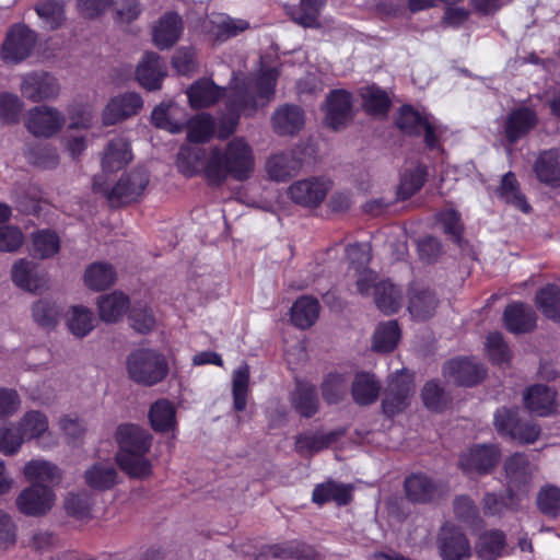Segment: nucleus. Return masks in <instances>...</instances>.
I'll return each instance as SVG.
<instances>
[{"label": "nucleus", "instance_id": "1", "mask_svg": "<svg viewBox=\"0 0 560 560\" xmlns=\"http://www.w3.org/2000/svg\"><path fill=\"white\" fill-rule=\"evenodd\" d=\"M254 155L243 138H234L222 151L213 148L205 164V173L211 184L220 185L229 176L236 180L247 179L254 171Z\"/></svg>", "mask_w": 560, "mask_h": 560}, {"label": "nucleus", "instance_id": "2", "mask_svg": "<svg viewBox=\"0 0 560 560\" xmlns=\"http://www.w3.org/2000/svg\"><path fill=\"white\" fill-rule=\"evenodd\" d=\"M119 445L116 462L119 468L131 478L145 479L152 474L147 453L151 448L152 436L137 424H120L115 434Z\"/></svg>", "mask_w": 560, "mask_h": 560}, {"label": "nucleus", "instance_id": "3", "mask_svg": "<svg viewBox=\"0 0 560 560\" xmlns=\"http://www.w3.org/2000/svg\"><path fill=\"white\" fill-rule=\"evenodd\" d=\"M277 78V70L268 69L255 80L234 84L229 95V117L219 127V138L225 139L234 132L241 113L256 108L255 93L260 97L273 95Z\"/></svg>", "mask_w": 560, "mask_h": 560}, {"label": "nucleus", "instance_id": "4", "mask_svg": "<svg viewBox=\"0 0 560 560\" xmlns=\"http://www.w3.org/2000/svg\"><path fill=\"white\" fill-rule=\"evenodd\" d=\"M128 376L135 383L153 386L162 382L168 373L165 357L152 349H138L127 357Z\"/></svg>", "mask_w": 560, "mask_h": 560}, {"label": "nucleus", "instance_id": "5", "mask_svg": "<svg viewBox=\"0 0 560 560\" xmlns=\"http://www.w3.org/2000/svg\"><path fill=\"white\" fill-rule=\"evenodd\" d=\"M493 425L498 433L521 444H533L540 435V427L522 417L518 407L502 406L493 415Z\"/></svg>", "mask_w": 560, "mask_h": 560}, {"label": "nucleus", "instance_id": "6", "mask_svg": "<svg viewBox=\"0 0 560 560\" xmlns=\"http://www.w3.org/2000/svg\"><path fill=\"white\" fill-rule=\"evenodd\" d=\"M397 127L410 136L423 135L425 147L429 150L440 148V137L444 130L438 126L429 115L421 114L410 105H404L396 120Z\"/></svg>", "mask_w": 560, "mask_h": 560}, {"label": "nucleus", "instance_id": "7", "mask_svg": "<svg viewBox=\"0 0 560 560\" xmlns=\"http://www.w3.org/2000/svg\"><path fill=\"white\" fill-rule=\"evenodd\" d=\"M149 184V174L144 168H135L130 173L122 175L116 185L107 190L95 177L93 180V189L103 192L113 207L136 200Z\"/></svg>", "mask_w": 560, "mask_h": 560}, {"label": "nucleus", "instance_id": "8", "mask_svg": "<svg viewBox=\"0 0 560 560\" xmlns=\"http://www.w3.org/2000/svg\"><path fill=\"white\" fill-rule=\"evenodd\" d=\"M37 36L26 25L18 23L11 26L2 45V58L12 63L25 60L32 52Z\"/></svg>", "mask_w": 560, "mask_h": 560}, {"label": "nucleus", "instance_id": "9", "mask_svg": "<svg viewBox=\"0 0 560 560\" xmlns=\"http://www.w3.org/2000/svg\"><path fill=\"white\" fill-rule=\"evenodd\" d=\"M65 122V116L58 109L43 105L28 110L25 127L37 138H50L62 129Z\"/></svg>", "mask_w": 560, "mask_h": 560}, {"label": "nucleus", "instance_id": "10", "mask_svg": "<svg viewBox=\"0 0 560 560\" xmlns=\"http://www.w3.org/2000/svg\"><path fill=\"white\" fill-rule=\"evenodd\" d=\"M412 375L401 371L390 377L382 402L383 411L389 417L402 411L409 404L413 393Z\"/></svg>", "mask_w": 560, "mask_h": 560}, {"label": "nucleus", "instance_id": "11", "mask_svg": "<svg viewBox=\"0 0 560 560\" xmlns=\"http://www.w3.org/2000/svg\"><path fill=\"white\" fill-rule=\"evenodd\" d=\"M54 502L55 494L52 490L40 483H33L16 498L18 509L27 516L45 515L50 511Z\"/></svg>", "mask_w": 560, "mask_h": 560}, {"label": "nucleus", "instance_id": "12", "mask_svg": "<svg viewBox=\"0 0 560 560\" xmlns=\"http://www.w3.org/2000/svg\"><path fill=\"white\" fill-rule=\"evenodd\" d=\"M20 90L25 98L38 103L56 97L59 94V84L47 72H32L22 77Z\"/></svg>", "mask_w": 560, "mask_h": 560}, {"label": "nucleus", "instance_id": "13", "mask_svg": "<svg viewBox=\"0 0 560 560\" xmlns=\"http://www.w3.org/2000/svg\"><path fill=\"white\" fill-rule=\"evenodd\" d=\"M500 451L494 445H476L459 458V467L464 472L480 475L490 472L499 463Z\"/></svg>", "mask_w": 560, "mask_h": 560}, {"label": "nucleus", "instance_id": "14", "mask_svg": "<svg viewBox=\"0 0 560 560\" xmlns=\"http://www.w3.org/2000/svg\"><path fill=\"white\" fill-rule=\"evenodd\" d=\"M438 546L442 560H469L472 555L469 539L456 527L443 528Z\"/></svg>", "mask_w": 560, "mask_h": 560}, {"label": "nucleus", "instance_id": "15", "mask_svg": "<svg viewBox=\"0 0 560 560\" xmlns=\"http://www.w3.org/2000/svg\"><path fill=\"white\" fill-rule=\"evenodd\" d=\"M329 188L328 182L310 178L293 183L288 189V195L293 202L313 208L323 202Z\"/></svg>", "mask_w": 560, "mask_h": 560}, {"label": "nucleus", "instance_id": "16", "mask_svg": "<svg viewBox=\"0 0 560 560\" xmlns=\"http://www.w3.org/2000/svg\"><path fill=\"white\" fill-rule=\"evenodd\" d=\"M443 375L456 385L472 386L483 378L485 369L476 360L455 359L444 364Z\"/></svg>", "mask_w": 560, "mask_h": 560}, {"label": "nucleus", "instance_id": "17", "mask_svg": "<svg viewBox=\"0 0 560 560\" xmlns=\"http://www.w3.org/2000/svg\"><path fill=\"white\" fill-rule=\"evenodd\" d=\"M538 124L537 113L528 106L512 109L505 119L504 133L510 143L527 136Z\"/></svg>", "mask_w": 560, "mask_h": 560}, {"label": "nucleus", "instance_id": "18", "mask_svg": "<svg viewBox=\"0 0 560 560\" xmlns=\"http://www.w3.org/2000/svg\"><path fill=\"white\" fill-rule=\"evenodd\" d=\"M143 101L137 93L129 92L113 97L103 110V122L106 126L115 125L132 115L142 107Z\"/></svg>", "mask_w": 560, "mask_h": 560}, {"label": "nucleus", "instance_id": "19", "mask_svg": "<svg viewBox=\"0 0 560 560\" xmlns=\"http://www.w3.org/2000/svg\"><path fill=\"white\" fill-rule=\"evenodd\" d=\"M533 172L541 184L560 188V149L540 151L533 163Z\"/></svg>", "mask_w": 560, "mask_h": 560}, {"label": "nucleus", "instance_id": "20", "mask_svg": "<svg viewBox=\"0 0 560 560\" xmlns=\"http://www.w3.org/2000/svg\"><path fill=\"white\" fill-rule=\"evenodd\" d=\"M166 75V66L161 57L153 52H145L136 70V79L141 86L149 91L159 90Z\"/></svg>", "mask_w": 560, "mask_h": 560}, {"label": "nucleus", "instance_id": "21", "mask_svg": "<svg viewBox=\"0 0 560 560\" xmlns=\"http://www.w3.org/2000/svg\"><path fill=\"white\" fill-rule=\"evenodd\" d=\"M526 409L539 417H547L556 412V390L547 385L537 384L528 387L523 394Z\"/></svg>", "mask_w": 560, "mask_h": 560}, {"label": "nucleus", "instance_id": "22", "mask_svg": "<svg viewBox=\"0 0 560 560\" xmlns=\"http://www.w3.org/2000/svg\"><path fill=\"white\" fill-rule=\"evenodd\" d=\"M345 434V428H338L328 433H303L296 436L295 451L303 457L313 456L337 443Z\"/></svg>", "mask_w": 560, "mask_h": 560}, {"label": "nucleus", "instance_id": "23", "mask_svg": "<svg viewBox=\"0 0 560 560\" xmlns=\"http://www.w3.org/2000/svg\"><path fill=\"white\" fill-rule=\"evenodd\" d=\"M503 322L510 332L526 334L536 327L537 316L529 305L514 302L505 307Z\"/></svg>", "mask_w": 560, "mask_h": 560}, {"label": "nucleus", "instance_id": "24", "mask_svg": "<svg viewBox=\"0 0 560 560\" xmlns=\"http://www.w3.org/2000/svg\"><path fill=\"white\" fill-rule=\"evenodd\" d=\"M271 124L278 135L293 136L304 127V113L298 105L284 104L275 110Z\"/></svg>", "mask_w": 560, "mask_h": 560}, {"label": "nucleus", "instance_id": "25", "mask_svg": "<svg viewBox=\"0 0 560 560\" xmlns=\"http://www.w3.org/2000/svg\"><path fill=\"white\" fill-rule=\"evenodd\" d=\"M439 305L435 293L429 288L412 285L409 290L408 311L412 318L425 320L432 317Z\"/></svg>", "mask_w": 560, "mask_h": 560}, {"label": "nucleus", "instance_id": "26", "mask_svg": "<svg viewBox=\"0 0 560 560\" xmlns=\"http://www.w3.org/2000/svg\"><path fill=\"white\" fill-rule=\"evenodd\" d=\"M12 280L15 285L28 292L39 291L47 285L45 273L26 259H20L13 265Z\"/></svg>", "mask_w": 560, "mask_h": 560}, {"label": "nucleus", "instance_id": "27", "mask_svg": "<svg viewBox=\"0 0 560 560\" xmlns=\"http://www.w3.org/2000/svg\"><path fill=\"white\" fill-rule=\"evenodd\" d=\"M326 124L337 130L351 119V96L346 91H334L327 98Z\"/></svg>", "mask_w": 560, "mask_h": 560}, {"label": "nucleus", "instance_id": "28", "mask_svg": "<svg viewBox=\"0 0 560 560\" xmlns=\"http://www.w3.org/2000/svg\"><path fill=\"white\" fill-rule=\"evenodd\" d=\"M151 119L154 126L172 133L183 131L186 125L184 109L173 102L156 106L152 110Z\"/></svg>", "mask_w": 560, "mask_h": 560}, {"label": "nucleus", "instance_id": "29", "mask_svg": "<svg viewBox=\"0 0 560 560\" xmlns=\"http://www.w3.org/2000/svg\"><path fill=\"white\" fill-rule=\"evenodd\" d=\"M183 31L180 16L174 12L165 13L158 22L153 31V42L160 49L172 47L179 38Z\"/></svg>", "mask_w": 560, "mask_h": 560}, {"label": "nucleus", "instance_id": "30", "mask_svg": "<svg viewBox=\"0 0 560 560\" xmlns=\"http://www.w3.org/2000/svg\"><path fill=\"white\" fill-rule=\"evenodd\" d=\"M301 167L302 160L293 152L275 154L266 163L267 173L277 182H285L295 176Z\"/></svg>", "mask_w": 560, "mask_h": 560}, {"label": "nucleus", "instance_id": "31", "mask_svg": "<svg viewBox=\"0 0 560 560\" xmlns=\"http://www.w3.org/2000/svg\"><path fill=\"white\" fill-rule=\"evenodd\" d=\"M192 108H203L215 104L223 96V89L209 79H200L187 89Z\"/></svg>", "mask_w": 560, "mask_h": 560}, {"label": "nucleus", "instance_id": "32", "mask_svg": "<svg viewBox=\"0 0 560 560\" xmlns=\"http://www.w3.org/2000/svg\"><path fill=\"white\" fill-rule=\"evenodd\" d=\"M436 482L425 474H412L405 480L407 498L415 503H427L438 493Z\"/></svg>", "mask_w": 560, "mask_h": 560}, {"label": "nucleus", "instance_id": "33", "mask_svg": "<svg viewBox=\"0 0 560 560\" xmlns=\"http://www.w3.org/2000/svg\"><path fill=\"white\" fill-rule=\"evenodd\" d=\"M132 160L129 143L122 138H115L106 145L102 156L104 172H117Z\"/></svg>", "mask_w": 560, "mask_h": 560}, {"label": "nucleus", "instance_id": "34", "mask_svg": "<svg viewBox=\"0 0 560 560\" xmlns=\"http://www.w3.org/2000/svg\"><path fill=\"white\" fill-rule=\"evenodd\" d=\"M533 470V465L523 453H515L504 462L505 477L511 489L528 483L532 480Z\"/></svg>", "mask_w": 560, "mask_h": 560}, {"label": "nucleus", "instance_id": "35", "mask_svg": "<svg viewBox=\"0 0 560 560\" xmlns=\"http://www.w3.org/2000/svg\"><path fill=\"white\" fill-rule=\"evenodd\" d=\"M514 492L511 488L505 493L486 492L481 499L482 512L487 517L502 518L517 510Z\"/></svg>", "mask_w": 560, "mask_h": 560}, {"label": "nucleus", "instance_id": "36", "mask_svg": "<svg viewBox=\"0 0 560 560\" xmlns=\"http://www.w3.org/2000/svg\"><path fill=\"white\" fill-rule=\"evenodd\" d=\"M381 390L380 382L368 372L357 373L351 386L353 400L360 406H368L376 401Z\"/></svg>", "mask_w": 560, "mask_h": 560}, {"label": "nucleus", "instance_id": "37", "mask_svg": "<svg viewBox=\"0 0 560 560\" xmlns=\"http://www.w3.org/2000/svg\"><path fill=\"white\" fill-rule=\"evenodd\" d=\"M326 0H301L289 10L291 19L303 27H319V15Z\"/></svg>", "mask_w": 560, "mask_h": 560}, {"label": "nucleus", "instance_id": "38", "mask_svg": "<svg viewBox=\"0 0 560 560\" xmlns=\"http://www.w3.org/2000/svg\"><path fill=\"white\" fill-rule=\"evenodd\" d=\"M318 314V301L311 296H301L291 307V322L300 329H307L315 324Z\"/></svg>", "mask_w": 560, "mask_h": 560}, {"label": "nucleus", "instance_id": "39", "mask_svg": "<svg viewBox=\"0 0 560 560\" xmlns=\"http://www.w3.org/2000/svg\"><path fill=\"white\" fill-rule=\"evenodd\" d=\"M291 404L294 410L302 417H313L318 410V398L315 386L299 382L292 393Z\"/></svg>", "mask_w": 560, "mask_h": 560}, {"label": "nucleus", "instance_id": "40", "mask_svg": "<svg viewBox=\"0 0 560 560\" xmlns=\"http://www.w3.org/2000/svg\"><path fill=\"white\" fill-rule=\"evenodd\" d=\"M351 490L352 488L349 486L327 481L314 488L312 499L313 502L319 505L330 501L336 502L338 505H346L351 501Z\"/></svg>", "mask_w": 560, "mask_h": 560}, {"label": "nucleus", "instance_id": "41", "mask_svg": "<svg viewBox=\"0 0 560 560\" xmlns=\"http://www.w3.org/2000/svg\"><path fill=\"white\" fill-rule=\"evenodd\" d=\"M84 479L94 490H108L117 482V470L109 463H96L85 470Z\"/></svg>", "mask_w": 560, "mask_h": 560}, {"label": "nucleus", "instance_id": "42", "mask_svg": "<svg viewBox=\"0 0 560 560\" xmlns=\"http://www.w3.org/2000/svg\"><path fill=\"white\" fill-rule=\"evenodd\" d=\"M100 317L106 323L117 322L129 307V299L120 292L101 295L97 301Z\"/></svg>", "mask_w": 560, "mask_h": 560}, {"label": "nucleus", "instance_id": "43", "mask_svg": "<svg viewBox=\"0 0 560 560\" xmlns=\"http://www.w3.org/2000/svg\"><path fill=\"white\" fill-rule=\"evenodd\" d=\"M535 303L545 317L560 323V287L547 284L539 289L535 295Z\"/></svg>", "mask_w": 560, "mask_h": 560}, {"label": "nucleus", "instance_id": "44", "mask_svg": "<svg viewBox=\"0 0 560 560\" xmlns=\"http://www.w3.org/2000/svg\"><path fill=\"white\" fill-rule=\"evenodd\" d=\"M175 407L167 399L156 400L149 410L151 427L156 432H168L175 428Z\"/></svg>", "mask_w": 560, "mask_h": 560}, {"label": "nucleus", "instance_id": "45", "mask_svg": "<svg viewBox=\"0 0 560 560\" xmlns=\"http://www.w3.org/2000/svg\"><path fill=\"white\" fill-rule=\"evenodd\" d=\"M374 300L381 312L394 314L401 306V291L394 283L384 280L375 287Z\"/></svg>", "mask_w": 560, "mask_h": 560}, {"label": "nucleus", "instance_id": "46", "mask_svg": "<svg viewBox=\"0 0 560 560\" xmlns=\"http://www.w3.org/2000/svg\"><path fill=\"white\" fill-rule=\"evenodd\" d=\"M24 475L33 483L43 485L48 482L55 485L61 480L59 468L55 464L43 459L30 460L24 467Z\"/></svg>", "mask_w": 560, "mask_h": 560}, {"label": "nucleus", "instance_id": "47", "mask_svg": "<svg viewBox=\"0 0 560 560\" xmlns=\"http://www.w3.org/2000/svg\"><path fill=\"white\" fill-rule=\"evenodd\" d=\"M187 139L190 143L208 142L214 133L215 121L211 115L200 113L186 120Z\"/></svg>", "mask_w": 560, "mask_h": 560}, {"label": "nucleus", "instance_id": "48", "mask_svg": "<svg viewBox=\"0 0 560 560\" xmlns=\"http://www.w3.org/2000/svg\"><path fill=\"white\" fill-rule=\"evenodd\" d=\"M500 199L523 212H528L530 206L526 201L525 196L521 192L515 175L512 172L506 173L501 180V185L497 190Z\"/></svg>", "mask_w": 560, "mask_h": 560}, {"label": "nucleus", "instance_id": "49", "mask_svg": "<svg viewBox=\"0 0 560 560\" xmlns=\"http://www.w3.org/2000/svg\"><path fill=\"white\" fill-rule=\"evenodd\" d=\"M59 236L50 230H40L32 234L31 254L35 258L46 259L59 252Z\"/></svg>", "mask_w": 560, "mask_h": 560}, {"label": "nucleus", "instance_id": "50", "mask_svg": "<svg viewBox=\"0 0 560 560\" xmlns=\"http://www.w3.org/2000/svg\"><path fill=\"white\" fill-rule=\"evenodd\" d=\"M400 338V329L396 320L380 324L373 335V350L377 352H390L395 349Z\"/></svg>", "mask_w": 560, "mask_h": 560}, {"label": "nucleus", "instance_id": "51", "mask_svg": "<svg viewBox=\"0 0 560 560\" xmlns=\"http://www.w3.org/2000/svg\"><path fill=\"white\" fill-rule=\"evenodd\" d=\"M505 546V535L499 529H491L480 535L477 553L483 560H495Z\"/></svg>", "mask_w": 560, "mask_h": 560}, {"label": "nucleus", "instance_id": "52", "mask_svg": "<svg viewBox=\"0 0 560 560\" xmlns=\"http://www.w3.org/2000/svg\"><path fill=\"white\" fill-rule=\"evenodd\" d=\"M93 313L84 306H73L68 313L67 325L69 330L77 337L88 336L95 327Z\"/></svg>", "mask_w": 560, "mask_h": 560}, {"label": "nucleus", "instance_id": "53", "mask_svg": "<svg viewBox=\"0 0 560 560\" xmlns=\"http://www.w3.org/2000/svg\"><path fill=\"white\" fill-rule=\"evenodd\" d=\"M266 553L277 559L315 560L316 553L310 546L299 541H288L268 547Z\"/></svg>", "mask_w": 560, "mask_h": 560}, {"label": "nucleus", "instance_id": "54", "mask_svg": "<svg viewBox=\"0 0 560 560\" xmlns=\"http://www.w3.org/2000/svg\"><path fill=\"white\" fill-rule=\"evenodd\" d=\"M116 273L109 264L94 262L85 271L84 281L93 290H104L115 282Z\"/></svg>", "mask_w": 560, "mask_h": 560}, {"label": "nucleus", "instance_id": "55", "mask_svg": "<svg viewBox=\"0 0 560 560\" xmlns=\"http://www.w3.org/2000/svg\"><path fill=\"white\" fill-rule=\"evenodd\" d=\"M427 170L423 165L406 170L397 188L398 199L405 200L415 195L425 182Z\"/></svg>", "mask_w": 560, "mask_h": 560}, {"label": "nucleus", "instance_id": "56", "mask_svg": "<svg viewBox=\"0 0 560 560\" xmlns=\"http://www.w3.org/2000/svg\"><path fill=\"white\" fill-rule=\"evenodd\" d=\"M361 97L366 112L373 115H385L390 105L387 93L376 85L362 88Z\"/></svg>", "mask_w": 560, "mask_h": 560}, {"label": "nucleus", "instance_id": "57", "mask_svg": "<svg viewBox=\"0 0 560 560\" xmlns=\"http://www.w3.org/2000/svg\"><path fill=\"white\" fill-rule=\"evenodd\" d=\"M61 314L60 307L52 301L42 299L32 306V317L34 322L44 327L52 328L57 325Z\"/></svg>", "mask_w": 560, "mask_h": 560}, {"label": "nucleus", "instance_id": "58", "mask_svg": "<svg viewBox=\"0 0 560 560\" xmlns=\"http://www.w3.org/2000/svg\"><path fill=\"white\" fill-rule=\"evenodd\" d=\"M24 109L23 101L15 94H0V120L3 125H16L20 122Z\"/></svg>", "mask_w": 560, "mask_h": 560}, {"label": "nucleus", "instance_id": "59", "mask_svg": "<svg viewBox=\"0 0 560 560\" xmlns=\"http://www.w3.org/2000/svg\"><path fill=\"white\" fill-rule=\"evenodd\" d=\"M536 503L544 515L558 517L560 515V488L551 485L542 487L537 493Z\"/></svg>", "mask_w": 560, "mask_h": 560}, {"label": "nucleus", "instance_id": "60", "mask_svg": "<svg viewBox=\"0 0 560 560\" xmlns=\"http://www.w3.org/2000/svg\"><path fill=\"white\" fill-rule=\"evenodd\" d=\"M25 439H37L48 429V421L44 413L32 410L26 412L19 422Z\"/></svg>", "mask_w": 560, "mask_h": 560}, {"label": "nucleus", "instance_id": "61", "mask_svg": "<svg viewBox=\"0 0 560 560\" xmlns=\"http://www.w3.org/2000/svg\"><path fill=\"white\" fill-rule=\"evenodd\" d=\"M249 382V369L246 364L240 366L233 375V400L234 408L243 411L247 404V392Z\"/></svg>", "mask_w": 560, "mask_h": 560}, {"label": "nucleus", "instance_id": "62", "mask_svg": "<svg viewBox=\"0 0 560 560\" xmlns=\"http://www.w3.org/2000/svg\"><path fill=\"white\" fill-rule=\"evenodd\" d=\"M348 387V382L342 374H329L322 384V394L328 404L339 402Z\"/></svg>", "mask_w": 560, "mask_h": 560}, {"label": "nucleus", "instance_id": "63", "mask_svg": "<svg viewBox=\"0 0 560 560\" xmlns=\"http://www.w3.org/2000/svg\"><path fill=\"white\" fill-rule=\"evenodd\" d=\"M93 499L86 491L69 493L65 501V509L68 514L77 518H85L91 515Z\"/></svg>", "mask_w": 560, "mask_h": 560}, {"label": "nucleus", "instance_id": "64", "mask_svg": "<svg viewBox=\"0 0 560 560\" xmlns=\"http://www.w3.org/2000/svg\"><path fill=\"white\" fill-rule=\"evenodd\" d=\"M25 436L20 429L10 425L0 427V453L12 456L21 448Z\"/></svg>", "mask_w": 560, "mask_h": 560}]
</instances>
